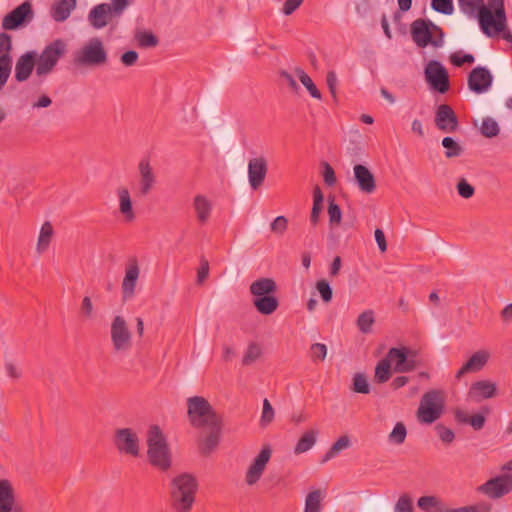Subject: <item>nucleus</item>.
Instances as JSON below:
<instances>
[{"label": "nucleus", "mask_w": 512, "mask_h": 512, "mask_svg": "<svg viewBox=\"0 0 512 512\" xmlns=\"http://www.w3.org/2000/svg\"><path fill=\"white\" fill-rule=\"evenodd\" d=\"M110 333L113 348L116 352H125L131 348L132 334L122 316L114 317Z\"/></svg>", "instance_id": "1a4fd4ad"}, {"label": "nucleus", "mask_w": 512, "mask_h": 512, "mask_svg": "<svg viewBox=\"0 0 512 512\" xmlns=\"http://www.w3.org/2000/svg\"><path fill=\"white\" fill-rule=\"evenodd\" d=\"M480 132L486 138H493L499 134L500 127L498 122L492 117H484L482 119Z\"/></svg>", "instance_id": "79ce46f5"}, {"label": "nucleus", "mask_w": 512, "mask_h": 512, "mask_svg": "<svg viewBox=\"0 0 512 512\" xmlns=\"http://www.w3.org/2000/svg\"><path fill=\"white\" fill-rule=\"evenodd\" d=\"M461 11L469 16H475L485 35L500 31L505 21L504 0H458Z\"/></svg>", "instance_id": "f03ea898"}, {"label": "nucleus", "mask_w": 512, "mask_h": 512, "mask_svg": "<svg viewBox=\"0 0 512 512\" xmlns=\"http://www.w3.org/2000/svg\"><path fill=\"white\" fill-rule=\"evenodd\" d=\"M193 208L196 213L197 220L201 224H205L211 215L212 204L204 195L198 194L193 199Z\"/></svg>", "instance_id": "bb28decb"}, {"label": "nucleus", "mask_w": 512, "mask_h": 512, "mask_svg": "<svg viewBox=\"0 0 512 512\" xmlns=\"http://www.w3.org/2000/svg\"><path fill=\"white\" fill-rule=\"evenodd\" d=\"M10 50L11 36L5 32L0 33V64H12Z\"/></svg>", "instance_id": "ea45409f"}, {"label": "nucleus", "mask_w": 512, "mask_h": 512, "mask_svg": "<svg viewBox=\"0 0 512 512\" xmlns=\"http://www.w3.org/2000/svg\"><path fill=\"white\" fill-rule=\"evenodd\" d=\"M94 306L89 296H85L82 299L80 306V314L84 319H91L93 317Z\"/></svg>", "instance_id": "bf43d9fd"}, {"label": "nucleus", "mask_w": 512, "mask_h": 512, "mask_svg": "<svg viewBox=\"0 0 512 512\" xmlns=\"http://www.w3.org/2000/svg\"><path fill=\"white\" fill-rule=\"evenodd\" d=\"M253 304L257 311L263 315H271L279 306L278 299L271 294L255 298Z\"/></svg>", "instance_id": "c756f323"}, {"label": "nucleus", "mask_w": 512, "mask_h": 512, "mask_svg": "<svg viewBox=\"0 0 512 512\" xmlns=\"http://www.w3.org/2000/svg\"><path fill=\"white\" fill-rule=\"evenodd\" d=\"M278 76V84L281 86H287L290 88L293 92L297 93L300 89V86L298 85L296 81L297 73L295 74L291 71L285 70V69H279L276 72Z\"/></svg>", "instance_id": "e433bc0d"}, {"label": "nucleus", "mask_w": 512, "mask_h": 512, "mask_svg": "<svg viewBox=\"0 0 512 512\" xmlns=\"http://www.w3.org/2000/svg\"><path fill=\"white\" fill-rule=\"evenodd\" d=\"M267 161L263 157L252 158L248 163V178L250 186L256 190L264 182L267 174Z\"/></svg>", "instance_id": "a211bd4d"}, {"label": "nucleus", "mask_w": 512, "mask_h": 512, "mask_svg": "<svg viewBox=\"0 0 512 512\" xmlns=\"http://www.w3.org/2000/svg\"><path fill=\"white\" fill-rule=\"evenodd\" d=\"M138 170L140 174L139 193L142 196H146L151 191L156 182V178L149 160L142 159L138 164Z\"/></svg>", "instance_id": "4be33fe9"}, {"label": "nucleus", "mask_w": 512, "mask_h": 512, "mask_svg": "<svg viewBox=\"0 0 512 512\" xmlns=\"http://www.w3.org/2000/svg\"><path fill=\"white\" fill-rule=\"evenodd\" d=\"M497 385L488 380H480L474 382L469 390V395L475 399H488L496 395Z\"/></svg>", "instance_id": "b1692460"}, {"label": "nucleus", "mask_w": 512, "mask_h": 512, "mask_svg": "<svg viewBox=\"0 0 512 512\" xmlns=\"http://www.w3.org/2000/svg\"><path fill=\"white\" fill-rule=\"evenodd\" d=\"M385 358L390 364L394 363L393 370L396 373L410 372L419 366L417 353L405 346L389 349Z\"/></svg>", "instance_id": "0eeeda50"}, {"label": "nucleus", "mask_w": 512, "mask_h": 512, "mask_svg": "<svg viewBox=\"0 0 512 512\" xmlns=\"http://www.w3.org/2000/svg\"><path fill=\"white\" fill-rule=\"evenodd\" d=\"M392 376L391 364L385 357L381 359L376 367L374 374V381L378 384L387 382Z\"/></svg>", "instance_id": "c9c22d12"}, {"label": "nucleus", "mask_w": 512, "mask_h": 512, "mask_svg": "<svg viewBox=\"0 0 512 512\" xmlns=\"http://www.w3.org/2000/svg\"><path fill=\"white\" fill-rule=\"evenodd\" d=\"M354 179L360 191L371 194L376 189V180L373 173L364 165L356 164L353 168Z\"/></svg>", "instance_id": "aec40b11"}, {"label": "nucleus", "mask_w": 512, "mask_h": 512, "mask_svg": "<svg viewBox=\"0 0 512 512\" xmlns=\"http://www.w3.org/2000/svg\"><path fill=\"white\" fill-rule=\"evenodd\" d=\"M407 436V429L403 422H397L393 430L388 435V440L392 444L400 445L404 443Z\"/></svg>", "instance_id": "c03bdc74"}, {"label": "nucleus", "mask_w": 512, "mask_h": 512, "mask_svg": "<svg viewBox=\"0 0 512 512\" xmlns=\"http://www.w3.org/2000/svg\"><path fill=\"white\" fill-rule=\"evenodd\" d=\"M288 228V219L285 216H277L271 223L270 229L277 235H283Z\"/></svg>", "instance_id": "6e6d98bb"}, {"label": "nucleus", "mask_w": 512, "mask_h": 512, "mask_svg": "<svg viewBox=\"0 0 512 512\" xmlns=\"http://www.w3.org/2000/svg\"><path fill=\"white\" fill-rule=\"evenodd\" d=\"M316 289L319 292L323 302L329 303L332 300L333 290L327 280H325V279L318 280L316 282Z\"/></svg>", "instance_id": "09e8293b"}, {"label": "nucleus", "mask_w": 512, "mask_h": 512, "mask_svg": "<svg viewBox=\"0 0 512 512\" xmlns=\"http://www.w3.org/2000/svg\"><path fill=\"white\" fill-rule=\"evenodd\" d=\"M326 82H327L329 91H330L331 95L333 96L334 101H336L337 100L336 88H337L338 80H337L336 73L334 71H329L327 73Z\"/></svg>", "instance_id": "69168bd1"}, {"label": "nucleus", "mask_w": 512, "mask_h": 512, "mask_svg": "<svg viewBox=\"0 0 512 512\" xmlns=\"http://www.w3.org/2000/svg\"><path fill=\"white\" fill-rule=\"evenodd\" d=\"M77 0H56L51 8V16L56 22H63L76 7Z\"/></svg>", "instance_id": "a878e982"}, {"label": "nucleus", "mask_w": 512, "mask_h": 512, "mask_svg": "<svg viewBox=\"0 0 512 512\" xmlns=\"http://www.w3.org/2000/svg\"><path fill=\"white\" fill-rule=\"evenodd\" d=\"M489 358V351L483 349L476 351L456 372L455 378L459 380L467 373H473L482 370L487 364Z\"/></svg>", "instance_id": "6ab92c4d"}, {"label": "nucleus", "mask_w": 512, "mask_h": 512, "mask_svg": "<svg viewBox=\"0 0 512 512\" xmlns=\"http://www.w3.org/2000/svg\"><path fill=\"white\" fill-rule=\"evenodd\" d=\"M431 8L438 13L451 15L454 12L453 0H432Z\"/></svg>", "instance_id": "a18cd8bd"}, {"label": "nucleus", "mask_w": 512, "mask_h": 512, "mask_svg": "<svg viewBox=\"0 0 512 512\" xmlns=\"http://www.w3.org/2000/svg\"><path fill=\"white\" fill-rule=\"evenodd\" d=\"M52 236H53V227H52L51 223L47 221L42 225V227L40 229L37 246H36V251L38 254H42L43 252H45L48 249L51 239H52Z\"/></svg>", "instance_id": "72a5a7b5"}, {"label": "nucleus", "mask_w": 512, "mask_h": 512, "mask_svg": "<svg viewBox=\"0 0 512 512\" xmlns=\"http://www.w3.org/2000/svg\"><path fill=\"white\" fill-rule=\"evenodd\" d=\"M137 40L141 47H153L158 43V38L151 32H141Z\"/></svg>", "instance_id": "4d7b16f0"}, {"label": "nucleus", "mask_w": 512, "mask_h": 512, "mask_svg": "<svg viewBox=\"0 0 512 512\" xmlns=\"http://www.w3.org/2000/svg\"><path fill=\"white\" fill-rule=\"evenodd\" d=\"M324 493L320 489L309 492L305 499L304 512H321Z\"/></svg>", "instance_id": "473e14b6"}, {"label": "nucleus", "mask_w": 512, "mask_h": 512, "mask_svg": "<svg viewBox=\"0 0 512 512\" xmlns=\"http://www.w3.org/2000/svg\"><path fill=\"white\" fill-rule=\"evenodd\" d=\"M317 435L318 431L314 429L304 432L294 447V453L299 455L310 450L316 443Z\"/></svg>", "instance_id": "7c9ffc66"}, {"label": "nucleus", "mask_w": 512, "mask_h": 512, "mask_svg": "<svg viewBox=\"0 0 512 512\" xmlns=\"http://www.w3.org/2000/svg\"><path fill=\"white\" fill-rule=\"evenodd\" d=\"M375 323L373 310H365L362 312L356 321L357 327L363 334H368L372 331V326Z\"/></svg>", "instance_id": "58836bf2"}, {"label": "nucleus", "mask_w": 512, "mask_h": 512, "mask_svg": "<svg viewBox=\"0 0 512 512\" xmlns=\"http://www.w3.org/2000/svg\"><path fill=\"white\" fill-rule=\"evenodd\" d=\"M33 18V10L30 2L25 1L11 12H9L2 21V27L5 30H16Z\"/></svg>", "instance_id": "f8f14e48"}, {"label": "nucleus", "mask_w": 512, "mask_h": 512, "mask_svg": "<svg viewBox=\"0 0 512 512\" xmlns=\"http://www.w3.org/2000/svg\"><path fill=\"white\" fill-rule=\"evenodd\" d=\"M111 11L108 3H101L94 6L89 14L88 20L91 26L95 29L104 28L109 22Z\"/></svg>", "instance_id": "5701e85b"}, {"label": "nucleus", "mask_w": 512, "mask_h": 512, "mask_svg": "<svg viewBox=\"0 0 512 512\" xmlns=\"http://www.w3.org/2000/svg\"><path fill=\"white\" fill-rule=\"evenodd\" d=\"M66 52V42L63 39H56L45 47L40 54V62L38 64H57Z\"/></svg>", "instance_id": "412c9836"}, {"label": "nucleus", "mask_w": 512, "mask_h": 512, "mask_svg": "<svg viewBox=\"0 0 512 512\" xmlns=\"http://www.w3.org/2000/svg\"><path fill=\"white\" fill-rule=\"evenodd\" d=\"M148 459L151 465L166 471L171 466V454L165 436L156 425L147 434Z\"/></svg>", "instance_id": "20e7f679"}, {"label": "nucleus", "mask_w": 512, "mask_h": 512, "mask_svg": "<svg viewBox=\"0 0 512 512\" xmlns=\"http://www.w3.org/2000/svg\"><path fill=\"white\" fill-rule=\"evenodd\" d=\"M297 77L302 85L307 89L311 97L321 100L322 94L320 90L317 88L311 77L302 69H296Z\"/></svg>", "instance_id": "4c0bfd02"}, {"label": "nucleus", "mask_w": 512, "mask_h": 512, "mask_svg": "<svg viewBox=\"0 0 512 512\" xmlns=\"http://www.w3.org/2000/svg\"><path fill=\"white\" fill-rule=\"evenodd\" d=\"M450 64H472L475 58L472 54L458 50L449 56Z\"/></svg>", "instance_id": "3c124183"}, {"label": "nucleus", "mask_w": 512, "mask_h": 512, "mask_svg": "<svg viewBox=\"0 0 512 512\" xmlns=\"http://www.w3.org/2000/svg\"><path fill=\"white\" fill-rule=\"evenodd\" d=\"M277 291V285L271 278H260L250 285V293L257 298L273 294Z\"/></svg>", "instance_id": "c85d7f7f"}, {"label": "nucleus", "mask_w": 512, "mask_h": 512, "mask_svg": "<svg viewBox=\"0 0 512 512\" xmlns=\"http://www.w3.org/2000/svg\"><path fill=\"white\" fill-rule=\"evenodd\" d=\"M117 196L119 199V211L124 216V219L131 222L135 219V212L132 206V200L129 190L126 187H119L117 189Z\"/></svg>", "instance_id": "393cba45"}, {"label": "nucleus", "mask_w": 512, "mask_h": 512, "mask_svg": "<svg viewBox=\"0 0 512 512\" xmlns=\"http://www.w3.org/2000/svg\"><path fill=\"white\" fill-rule=\"evenodd\" d=\"M274 419V409L268 399L263 401V410L260 419V425L265 427L269 425Z\"/></svg>", "instance_id": "864d4df0"}, {"label": "nucleus", "mask_w": 512, "mask_h": 512, "mask_svg": "<svg viewBox=\"0 0 512 512\" xmlns=\"http://www.w3.org/2000/svg\"><path fill=\"white\" fill-rule=\"evenodd\" d=\"M328 215L331 226H338L341 223L342 211L333 196L328 197Z\"/></svg>", "instance_id": "37998d69"}, {"label": "nucleus", "mask_w": 512, "mask_h": 512, "mask_svg": "<svg viewBox=\"0 0 512 512\" xmlns=\"http://www.w3.org/2000/svg\"><path fill=\"white\" fill-rule=\"evenodd\" d=\"M38 62H40V54L36 51H28L17 60L16 64H38Z\"/></svg>", "instance_id": "e2e57ef3"}, {"label": "nucleus", "mask_w": 512, "mask_h": 512, "mask_svg": "<svg viewBox=\"0 0 512 512\" xmlns=\"http://www.w3.org/2000/svg\"><path fill=\"white\" fill-rule=\"evenodd\" d=\"M444 404V394L441 390L432 389L424 393L416 413L418 421L423 424L435 422L442 416Z\"/></svg>", "instance_id": "423d86ee"}, {"label": "nucleus", "mask_w": 512, "mask_h": 512, "mask_svg": "<svg viewBox=\"0 0 512 512\" xmlns=\"http://www.w3.org/2000/svg\"><path fill=\"white\" fill-rule=\"evenodd\" d=\"M486 36L487 37H498V36H501L507 42L512 43V33L507 28V17L505 16V21L503 22V27L500 29V31H496L495 33L492 32L490 35H486Z\"/></svg>", "instance_id": "338daca9"}, {"label": "nucleus", "mask_w": 512, "mask_h": 512, "mask_svg": "<svg viewBox=\"0 0 512 512\" xmlns=\"http://www.w3.org/2000/svg\"><path fill=\"white\" fill-rule=\"evenodd\" d=\"M310 351H311V357L314 361L315 360L323 361L326 358L327 347L325 344L314 343L311 345Z\"/></svg>", "instance_id": "052dcab7"}, {"label": "nucleus", "mask_w": 512, "mask_h": 512, "mask_svg": "<svg viewBox=\"0 0 512 512\" xmlns=\"http://www.w3.org/2000/svg\"><path fill=\"white\" fill-rule=\"evenodd\" d=\"M425 80L430 88L440 94L450 88L449 73L444 66H425Z\"/></svg>", "instance_id": "4468645a"}, {"label": "nucleus", "mask_w": 512, "mask_h": 512, "mask_svg": "<svg viewBox=\"0 0 512 512\" xmlns=\"http://www.w3.org/2000/svg\"><path fill=\"white\" fill-rule=\"evenodd\" d=\"M456 190L458 195L464 199H469L475 194V188L465 178L458 180Z\"/></svg>", "instance_id": "de8ad7c7"}, {"label": "nucleus", "mask_w": 512, "mask_h": 512, "mask_svg": "<svg viewBox=\"0 0 512 512\" xmlns=\"http://www.w3.org/2000/svg\"><path fill=\"white\" fill-rule=\"evenodd\" d=\"M351 446V441L349 436L343 435L337 439L336 442L332 444L329 450L325 453L322 459V463H325L334 457H336L342 450H345Z\"/></svg>", "instance_id": "f704fd0d"}, {"label": "nucleus", "mask_w": 512, "mask_h": 512, "mask_svg": "<svg viewBox=\"0 0 512 512\" xmlns=\"http://www.w3.org/2000/svg\"><path fill=\"white\" fill-rule=\"evenodd\" d=\"M419 509L425 512H440L444 510L445 504L436 496H422L417 501Z\"/></svg>", "instance_id": "2f4dec72"}, {"label": "nucleus", "mask_w": 512, "mask_h": 512, "mask_svg": "<svg viewBox=\"0 0 512 512\" xmlns=\"http://www.w3.org/2000/svg\"><path fill=\"white\" fill-rule=\"evenodd\" d=\"M435 430L443 444L449 445L454 441L455 433L453 432L452 429L447 428L442 424H437L435 426Z\"/></svg>", "instance_id": "603ef678"}, {"label": "nucleus", "mask_w": 512, "mask_h": 512, "mask_svg": "<svg viewBox=\"0 0 512 512\" xmlns=\"http://www.w3.org/2000/svg\"><path fill=\"white\" fill-rule=\"evenodd\" d=\"M261 356V349L258 344L251 343L242 359L243 365H250Z\"/></svg>", "instance_id": "8fccbe9b"}, {"label": "nucleus", "mask_w": 512, "mask_h": 512, "mask_svg": "<svg viewBox=\"0 0 512 512\" xmlns=\"http://www.w3.org/2000/svg\"><path fill=\"white\" fill-rule=\"evenodd\" d=\"M15 503L14 491L9 480H0V512H8Z\"/></svg>", "instance_id": "cd10ccee"}, {"label": "nucleus", "mask_w": 512, "mask_h": 512, "mask_svg": "<svg viewBox=\"0 0 512 512\" xmlns=\"http://www.w3.org/2000/svg\"><path fill=\"white\" fill-rule=\"evenodd\" d=\"M410 33L413 41L418 47L425 48L429 45L441 47L444 42L442 28L433 23L430 19L419 18L412 22Z\"/></svg>", "instance_id": "39448f33"}, {"label": "nucleus", "mask_w": 512, "mask_h": 512, "mask_svg": "<svg viewBox=\"0 0 512 512\" xmlns=\"http://www.w3.org/2000/svg\"><path fill=\"white\" fill-rule=\"evenodd\" d=\"M478 491L491 499H499L512 491V474H502L489 479Z\"/></svg>", "instance_id": "9d476101"}, {"label": "nucleus", "mask_w": 512, "mask_h": 512, "mask_svg": "<svg viewBox=\"0 0 512 512\" xmlns=\"http://www.w3.org/2000/svg\"><path fill=\"white\" fill-rule=\"evenodd\" d=\"M130 2V0H111V4H109L111 15L120 16Z\"/></svg>", "instance_id": "680f3d73"}, {"label": "nucleus", "mask_w": 512, "mask_h": 512, "mask_svg": "<svg viewBox=\"0 0 512 512\" xmlns=\"http://www.w3.org/2000/svg\"><path fill=\"white\" fill-rule=\"evenodd\" d=\"M353 391L361 394H368L370 392V386L367 378L362 373H356L353 377Z\"/></svg>", "instance_id": "49530a36"}, {"label": "nucleus", "mask_w": 512, "mask_h": 512, "mask_svg": "<svg viewBox=\"0 0 512 512\" xmlns=\"http://www.w3.org/2000/svg\"><path fill=\"white\" fill-rule=\"evenodd\" d=\"M139 274L140 269L137 259H130L126 267L125 276L121 286L124 300L130 299L134 296Z\"/></svg>", "instance_id": "f3484780"}, {"label": "nucleus", "mask_w": 512, "mask_h": 512, "mask_svg": "<svg viewBox=\"0 0 512 512\" xmlns=\"http://www.w3.org/2000/svg\"><path fill=\"white\" fill-rule=\"evenodd\" d=\"M34 66H16V79L19 82L25 81L33 72Z\"/></svg>", "instance_id": "774afa93"}, {"label": "nucleus", "mask_w": 512, "mask_h": 512, "mask_svg": "<svg viewBox=\"0 0 512 512\" xmlns=\"http://www.w3.org/2000/svg\"><path fill=\"white\" fill-rule=\"evenodd\" d=\"M394 512H413L412 499L408 494L404 493L399 497Z\"/></svg>", "instance_id": "5fc2aeb1"}, {"label": "nucleus", "mask_w": 512, "mask_h": 512, "mask_svg": "<svg viewBox=\"0 0 512 512\" xmlns=\"http://www.w3.org/2000/svg\"><path fill=\"white\" fill-rule=\"evenodd\" d=\"M322 167H323L322 175H323L325 184L330 187L334 186L337 181L334 169L328 162H323Z\"/></svg>", "instance_id": "13d9d810"}, {"label": "nucleus", "mask_w": 512, "mask_h": 512, "mask_svg": "<svg viewBox=\"0 0 512 512\" xmlns=\"http://www.w3.org/2000/svg\"><path fill=\"white\" fill-rule=\"evenodd\" d=\"M114 445L120 453L132 457L139 456V438L130 428H120L115 430Z\"/></svg>", "instance_id": "9b49d317"}, {"label": "nucleus", "mask_w": 512, "mask_h": 512, "mask_svg": "<svg viewBox=\"0 0 512 512\" xmlns=\"http://www.w3.org/2000/svg\"><path fill=\"white\" fill-rule=\"evenodd\" d=\"M271 456V447L264 445L246 471L245 482L247 485L252 486L260 480Z\"/></svg>", "instance_id": "ddd939ff"}, {"label": "nucleus", "mask_w": 512, "mask_h": 512, "mask_svg": "<svg viewBox=\"0 0 512 512\" xmlns=\"http://www.w3.org/2000/svg\"><path fill=\"white\" fill-rule=\"evenodd\" d=\"M468 87L476 93L487 92L493 83V75L485 66H476L468 75Z\"/></svg>", "instance_id": "2eb2a0df"}, {"label": "nucleus", "mask_w": 512, "mask_h": 512, "mask_svg": "<svg viewBox=\"0 0 512 512\" xmlns=\"http://www.w3.org/2000/svg\"><path fill=\"white\" fill-rule=\"evenodd\" d=\"M107 60V53L102 41L97 38H91L73 58L74 64H102Z\"/></svg>", "instance_id": "6e6552de"}, {"label": "nucleus", "mask_w": 512, "mask_h": 512, "mask_svg": "<svg viewBox=\"0 0 512 512\" xmlns=\"http://www.w3.org/2000/svg\"><path fill=\"white\" fill-rule=\"evenodd\" d=\"M434 121L436 127L445 133H453L459 127L458 117L448 104H441L437 107Z\"/></svg>", "instance_id": "dca6fc26"}, {"label": "nucleus", "mask_w": 512, "mask_h": 512, "mask_svg": "<svg viewBox=\"0 0 512 512\" xmlns=\"http://www.w3.org/2000/svg\"><path fill=\"white\" fill-rule=\"evenodd\" d=\"M441 144L445 148V156L447 158L459 157L464 151L463 147L450 136L444 137Z\"/></svg>", "instance_id": "a19ab883"}, {"label": "nucleus", "mask_w": 512, "mask_h": 512, "mask_svg": "<svg viewBox=\"0 0 512 512\" xmlns=\"http://www.w3.org/2000/svg\"><path fill=\"white\" fill-rule=\"evenodd\" d=\"M187 414L190 424L197 429H205L207 434L201 440V450L210 454L219 444L222 432V417L209 401L202 396L187 399Z\"/></svg>", "instance_id": "f257e3e1"}, {"label": "nucleus", "mask_w": 512, "mask_h": 512, "mask_svg": "<svg viewBox=\"0 0 512 512\" xmlns=\"http://www.w3.org/2000/svg\"><path fill=\"white\" fill-rule=\"evenodd\" d=\"M198 481L192 474L182 473L171 481V507L175 512H190L196 500Z\"/></svg>", "instance_id": "7ed1b4c3"}, {"label": "nucleus", "mask_w": 512, "mask_h": 512, "mask_svg": "<svg viewBox=\"0 0 512 512\" xmlns=\"http://www.w3.org/2000/svg\"><path fill=\"white\" fill-rule=\"evenodd\" d=\"M304 2V0H286L282 7V13L286 16L293 14Z\"/></svg>", "instance_id": "0e129e2a"}]
</instances>
